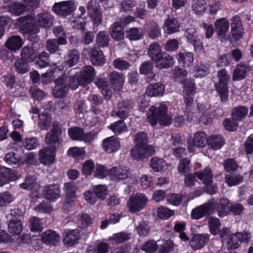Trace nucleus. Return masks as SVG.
Instances as JSON below:
<instances>
[{"label":"nucleus","mask_w":253,"mask_h":253,"mask_svg":"<svg viewBox=\"0 0 253 253\" xmlns=\"http://www.w3.org/2000/svg\"><path fill=\"white\" fill-rule=\"evenodd\" d=\"M180 24L174 17H169L165 22L164 30L168 34H172L179 31Z\"/></svg>","instance_id":"obj_28"},{"label":"nucleus","mask_w":253,"mask_h":253,"mask_svg":"<svg viewBox=\"0 0 253 253\" xmlns=\"http://www.w3.org/2000/svg\"><path fill=\"white\" fill-rule=\"evenodd\" d=\"M190 164V161L187 158L180 160L177 167V170L178 172L180 174H183L189 172L191 169Z\"/></svg>","instance_id":"obj_64"},{"label":"nucleus","mask_w":253,"mask_h":253,"mask_svg":"<svg viewBox=\"0 0 253 253\" xmlns=\"http://www.w3.org/2000/svg\"><path fill=\"white\" fill-rule=\"evenodd\" d=\"M75 8L76 5L73 0H66L55 3L52 10L57 15L65 17L71 14Z\"/></svg>","instance_id":"obj_7"},{"label":"nucleus","mask_w":253,"mask_h":253,"mask_svg":"<svg viewBox=\"0 0 253 253\" xmlns=\"http://www.w3.org/2000/svg\"><path fill=\"white\" fill-rule=\"evenodd\" d=\"M54 17L46 11L38 13L34 18L33 21L39 29L40 28H48L53 24Z\"/></svg>","instance_id":"obj_8"},{"label":"nucleus","mask_w":253,"mask_h":253,"mask_svg":"<svg viewBox=\"0 0 253 253\" xmlns=\"http://www.w3.org/2000/svg\"><path fill=\"white\" fill-rule=\"evenodd\" d=\"M64 81V78L60 77L55 80L56 85L53 89V93L55 97L63 98L67 94L69 89Z\"/></svg>","instance_id":"obj_20"},{"label":"nucleus","mask_w":253,"mask_h":253,"mask_svg":"<svg viewBox=\"0 0 253 253\" xmlns=\"http://www.w3.org/2000/svg\"><path fill=\"white\" fill-rule=\"evenodd\" d=\"M168 202L174 206L179 205L183 201L187 202L186 195L181 194H171L167 199Z\"/></svg>","instance_id":"obj_54"},{"label":"nucleus","mask_w":253,"mask_h":253,"mask_svg":"<svg viewBox=\"0 0 253 253\" xmlns=\"http://www.w3.org/2000/svg\"><path fill=\"white\" fill-rule=\"evenodd\" d=\"M110 128L116 134H119L127 130L126 124L123 120H120L112 124Z\"/></svg>","instance_id":"obj_57"},{"label":"nucleus","mask_w":253,"mask_h":253,"mask_svg":"<svg viewBox=\"0 0 253 253\" xmlns=\"http://www.w3.org/2000/svg\"><path fill=\"white\" fill-rule=\"evenodd\" d=\"M155 63L156 64V67L158 69L160 70L166 69L173 66L174 59L172 56L164 52L158 59L155 61Z\"/></svg>","instance_id":"obj_17"},{"label":"nucleus","mask_w":253,"mask_h":253,"mask_svg":"<svg viewBox=\"0 0 253 253\" xmlns=\"http://www.w3.org/2000/svg\"><path fill=\"white\" fill-rule=\"evenodd\" d=\"M208 139L206 133L204 131H199L196 132L194 135L193 139V144L188 145V148L190 151H194V147L202 148L205 147L208 143Z\"/></svg>","instance_id":"obj_16"},{"label":"nucleus","mask_w":253,"mask_h":253,"mask_svg":"<svg viewBox=\"0 0 253 253\" xmlns=\"http://www.w3.org/2000/svg\"><path fill=\"white\" fill-rule=\"evenodd\" d=\"M124 27L119 22L114 23L110 28V34L115 41H119L124 38Z\"/></svg>","instance_id":"obj_30"},{"label":"nucleus","mask_w":253,"mask_h":253,"mask_svg":"<svg viewBox=\"0 0 253 253\" xmlns=\"http://www.w3.org/2000/svg\"><path fill=\"white\" fill-rule=\"evenodd\" d=\"M23 41L19 36H11L5 42L6 46L9 49L16 51L19 49L23 45Z\"/></svg>","instance_id":"obj_35"},{"label":"nucleus","mask_w":253,"mask_h":253,"mask_svg":"<svg viewBox=\"0 0 253 253\" xmlns=\"http://www.w3.org/2000/svg\"><path fill=\"white\" fill-rule=\"evenodd\" d=\"M82 79L83 86L90 84L95 77V70L91 66H86L84 67L83 71L79 73Z\"/></svg>","instance_id":"obj_21"},{"label":"nucleus","mask_w":253,"mask_h":253,"mask_svg":"<svg viewBox=\"0 0 253 253\" xmlns=\"http://www.w3.org/2000/svg\"><path fill=\"white\" fill-rule=\"evenodd\" d=\"M23 223L20 219L13 218L10 220L8 230L13 235H19L23 230Z\"/></svg>","instance_id":"obj_34"},{"label":"nucleus","mask_w":253,"mask_h":253,"mask_svg":"<svg viewBox=\"0 0 253 253\" xmlns=\"http://www.w3.org/2000/svg\"><path fill=\"white\" fill-rule=\"evenodd\" d=\"M231 34L235 40H239L243 37V26L241 18L235 15L231 19Z\"/></svg>","instance_id":"obj_15"},{"label":"nucleus","mask_w":253,"mask_h":253,"mask_svg":"<svg viewBox=\"0 0 253 253\" xmlns=\"http://www.w3.org/2000/svg\"><path fill=\"white\" fill-rule=\"evenodd\" d=\"M20 28L25 33L35 34L38 33L40 30L35 25L34 22L32 23L26 17H21L17 21Z\"/></svg>","instance_id":"obj_18"},{"label":"nucleus","mask_w":253,"mask_h":253,"mask_svg":"<svg viewBox=\"0 0 253 253\" xmlns=\"http://www.w3.org/2000/svg\"><path fill=\"white\" fill-rule=\"evenodd\" d=\"M42 239L43 243L49 245H55L60 241L59 235L53 230H48L42 234Z\"/></svg>","instance_id":"obj_25"},{"label":"nucleus","mask_w":253,"mask_h":253,"mask_svg":"<svg viewBox=\"0 0 253 253\" xmlns=\"http://www.w3.org/2000/svg\"><path fill=\"white\" fill-rule=\"evenodd\" d=\"M38 59L36 61V65L40 68H45L49 65V54L45 52L42 51L37 56Z\"/></svg>","instance_id":"obj_55"},{"label":"nucleus","mask_w":253,"mask_h":253,"mask_svg":"<svg viewBox=\"0 0 253 253\" xmlns=\"http://www.w3.org/2000/svg\"><path fill=\"white\" fill-rule=\"evenodd\" d=\"M90 61L95 66H102L106 61L102 51L98 47H93L89 52Z\"/></svg>","instance_id":"obj_22"},{"label":"nucleus","mask_w":253,"mask_h":253,"mask_svg":"<svg viewBox=\"0 0 253 253\" xmlns=\"http://www.w3.org/2000/svg\"><path fill=\"white\" fill-rule=\"evenodd\" d=\"M250 70L246 64H240L237 66L233 72V80H241L244 79L248 71Z\"/></svg>","instance_id":"obj_41"},{"label":"nucleus","mask_w":253,"mask_h":253,"mask_svg":"<svg viewBox=\"0 0 253 253\" xmlns=\"http://www.w3.org/2000/svg\"><path fill=\"white\" fill-rule=\"evenodd\" d=\"M103 149L107 153L114 152L119 149L120 143L118 138L114 136L105 139L102 143Z\"/></svg>","instance_id":"obj_23"},{"label":"nucleus","mask_w":253,"mask_h":253,"mask_svg":"<svg viewBox=\"0 0 253 253\" xmlns=\"http://www.w3.org/2000/svg\"><path fill=\"white\" fill-rule=\"evenodd\" d=\"M60 77L66 79L64 80V81L68 89L70 88L72 90H75L78 87L79 85L83 86L81 82L82 80L78 73L75 74L74 76H69L64 75Z\"/></svg>","instance_id":"obj_26"},{"label":"nucleus","mask_w":253,"mask_h":253,"mask_svg":"<svg viewBox=\"0 0 253 253\" xmlns=\"http://www.w3.org/2000/svg\"><path fill=\"white\" fill-rule=\"evenodd\" d=\"M192 8L196 14H201L206 10V3L204 0H193Z\"/></svg>","instance_id":"obj_58"},{"label":"nucleus","mask_w":253,"mask_h":253,"mask_svg":"<svg viewBox=\"0 0 253 253\" xmlns=\"http://www.w3.org/2000/svg\"><path fill=\"white\" fill-rule=\"evenodd\" d=\"M109 79L115 89L119 90L123 86L125 77L122 74L116 71L112 72L109 75Z\"/></svg>","instance_id":"obj_29"},{"label":"nucleus","mask_w":253,"mask_h":253,"mask_svg":"<svg viewBox=\"0 0 253 253\" xmlns=\"http://www.w3.org/2000/svg\"><path fill=\"white\" fill-rule=\"evenodd\" d=\"M148 199L142 193H137L130 196L127 202V207L131 212H136L143 210L147 205Z\"/></svg>","instance_id":"obj_5"},{"label":"nucleus","mask_w":253,"mask_h":253,"mask_svg":"<svg viewBox=\"0 0 253 253\" xmlns=\"http://www.w3.org/2000/svg\"><path fill=\"white\" fill-rule=\"evenodd\" d=\"M242 236L243 235L240 232L232 234L227 241L228 247L232 249L238 248L240 243L242 242Z\"/></svg>","instance_id":"obj_50"},{"label":"nucleus","mask_w":253,"mask_h":253,"mask_svg":"<svg viewBox=\"0 0 253 253\" xmlns=\"http://www.w3.org/2000/svg\"><path fill=\"white\" fill-rule=\"evenodd\" d=\"M144 32L141 28L133 27L126 31V37L130 41H137L143 39Z\"/></svg>","instance_id":"obj_40"},{"label":"nucleus","mask_w":253,"mask_h":253,"mask_svg":"<svg viewBox=\"0 0 253 253\" xmlns=\"http://www.w3.org/2000/svg\"><path fill=\"white\" fill-rule=\"evenodd\" d=\"M41 47V44L33 43L31 46L24 47L21 51V59L30 62L33 61L38 56V53Z\"/></svg>","instance_id":"obj_10"},{"label":"nucleus","mask_w":253,"mask_h":253,"mask_svg":"<svg viewBox=\"0 0 253 253\" xmlns=\"http://www.w3.org/2000/svg\"><path fill=\"white\" fill-rule=\"evenodd\" d=\"M61 135V126L58 122L54 121L52 129L46 134L44 138L47 146L52 150L57 149L62 142Z\"/></svg>","instance_id":"obj_3"},{"label":"nucleus","mask_w":253,"mask_h":253,"mask_svg":"<svg viewBox=\"0 0 253 253\" xmlns=\"http://www.w3.org/2000/svg\"><path fill=\"white\" fill-rule=\"evenodd\" d=\"M197 177L206 185V190L210 194L216 192V187L212 184L213 174L209 167H206L202 171L195 173Z\"/></svg>","instance_id":"obj_6"},{"label":"nucleus","mask_w":253,"mask_h":253,"mask_svg":"<svg viewBox=\"0 0 253 253\" xmlns=\"http://www.w3.org/2000/svg\"><path fill=\"white\" fill-rule=\"evenodd\" d=\"M43 194L46 199L54 200L60 197V190L58 184L46 185L43 188Z\"/></svg>","instance_id":"obj_24"},{"label":"nucleus","mask_w":253,"mask_h":253,"mask_svg":"<svg viewBox=\"0 0 253 253\" xmlns=\"http://www.w3.org/2000/svg\"><path fill=\"white\" fill-rule=\"evenodd\" d=\"M57 149L52 150L49 147H45L39 151V160L44 165L54 163Z\"/></svg>","instance_id":"obj_12"},{"label":"nucleus","mask_w":253,"mask_h":253,"mask_svg":"<svg viewBox=\"0 0 253 253\" xmlns=\"http://www.w3.org/2000/svg\"><path fill=\"white\" fill-rule=\"evenodd\" d=\"M15 67L17 72L20 74H24L28 72L30 70L28 62L22 59L17 60L15 62Z\"/></svg>","instance_id":"obj_62"},{"label":"nucleus","mask_w":253,"mask_h":253,"mask_svg":"<svg viewBox=\"0 0 253 253\" xmlns=\"http://www.w3.org/2000/svg\"><path fill=\"white\" fill-rule=\"evenodd\" d=\"M67 40L63 38L50 39L46 41V48L50 53H54L59 50V45H65Z\"/></svg>","instance_id":"obj_31"},{"label":"nucleus","mask_w":253,"mask_h":253,"mask_svg":"<svg viewBox=\"0 0 253 253\" xmlns=\"http://www.w3.org/2000/svg\"><path fill=\"white\" fill-rule=\"evenodd\" d=\"M21 188L28 190L37 191L39 189V185L36 183L35 176H27L26 177L25 182L20 184Z\"/></svg>","instance_id":"obj_42"},{"label":"nucleus","mask_w":253,"mask_h":253,"mask_svg":"<svg viewBox=\"0 0 253 253\" xmlns=\"http://www.w3.org/2000/svg\"><path fill=\"white\" fill-rule=\"evenodd\" d=\"M208 143L211 149L218 150L220 149L224 144V140L220 135H212L208 138Z\"/></svg>","instance_id":"obj_49"},{"label":"nucleus","mask_w":253,"mask_h":253,"mask_svg":"<svg viewBox=\"0 0 253 253\" xmlns=\"http://www.w3.org/2000/svg\"><path fill=\"white\" fill-rule=\"evenodd\" d=\"M0 175L7 181H14L17 179V173L15 170L5 167L0 168Z\"/></svg>","instance_id":"obj_46"},{"label":"nucleus","mask_w":253,"mask_h":253,"mask_svg":"<svg viewBox=\"0 0 253 253\" xmlns=\"http://www.w3.org/2000/svg\"><path fill=\"white\" fill-rule=\"evenodd\" d=\"M130 174V169L126 167H114L109 170V176L112 180L115 181L126 179Z\"/></svg>","instance_id":"obj_9"},{"label":"nucleus","mask_w":253,"mask_h":253,"mask_svg":"<svg viewBox=\"0 0 253 253\" xmlns=\"http://www.w3.org/2000/svg\"><path fill=\"white\" fill-rule=\"evenodd\" d=\"M214 207V202L212 200L208 201L204 204L193 209L191 212V217L195 219H199L209 213Z\"/></svg>","instance_id":"obj_11"},{"label":"nucleus","mask_w":253,"mask_h":253,"mask_svg":"<svg viewBox=\"0 0 253 253\" xmlns=\"http://www.w3.org/2000/svg\"><path fill=\"white\" fill-rule=\"evenodd\" d=\"M231 203L226 198L221 199L217 204L215 208L218 215L219 217H224L230 211Z\"/></svg>","instance_id":"obj_33"},{"label":"nucleus","mask_w":253,"mask_h":253,"mask_svg":"<svg viewBox=\"0 0 253 253\" xmlns=\"http://www.w3.org/2000/svg\"><path fill=\"white\" fill-rule=\"evenodd\" d=\"M248 113V108L246 106H238L234 107L231 112L233 119L237 121L244 119Z\"/></svg>","instance_id":"obj_44"},{"label":"nucleus","mask_w":253,"mask_h":253,"mask_svg":"<svg viewBox=\"0 0 253 253\" xmlns=\"http://www.w3.org/2000/svg\"><path fill=\"white\" fill-rule=\"evenodd\" d=\"M243 180V176L239 174H227L225 177V182L229 186L237 185L242 182Z\"/></svg>","instance_id":"obj_60"},{"label":"nucleus","mask_w":253,"mask_h":253,"mask_svg":"<svg viewBox=\"0 0 253 253\" xmlns=\"http://www.w3.org/2000/svg\"><path fill=\"white\" fill-rule=\"evenodd\" d=\"M176 58L179 64L184 67H189L193 64L194 54L192 52L182 49L179 51Z\"/></svg>","instance_id":"obj_14"},{"label":"nucleus","mask_w":253,"mask_h":253,"mask_svg":"<svg viewBox=\"0 0 253 253\" xmlns=\"http://www.w3.org/2000/svg\"><path fill=\"white\" fill-rule=\"evenodd\" d=\"M214 26L215 31L218 36L224 37L229 29V23L226 18H222L215 21Z\"/></svg>","instance_id":"obj_27"},{"label":"nucleus","mask_w":253,"mask_h":253,"mask_svg":"<svg viewBox=\"0 0 253 253\" xmlns=\"http://www.w3.org/2000/svg\"><path fill=\"white\" fill-rule=\"evenodd\" d=\"M218 82L215 84V89L220 96L222 102H226L228 97L227 82L230 76L224 69H222L217 73Z\"/></svg>","instance_id":"obj_4"},{"label":"nucleus","mask_w":253,"mask_h":253,"mask_svg":"<svg viewBox=\"0 0 253 253\" xmlns=\"http://www.w3.org/2000/svg\"><path fill=\"white\" fill-rule=\"evenodd\" d=\"M52 118L46 113H42L39 115L38 126L41 130H47L50 126Z\"/></svg>","instance_id":"obj_43"},{"label":"nucleus","mask_w":253,"mask_h":253,"mask_svg":"<svg viewBox=\"0 0 253 253\" xmlns=\"http://www.w3.org/2000/svg\"><path fill=\"white\" fill-rule=\"evenodd\" d=\"M64 242L65 244L73 245L78 243L80 239V232L78 229H74L68 231H65L63 233Z\"/></svg>","instance_id":"obj_32"},{"label":"nucleus","mask_w":253,"mask_h":253,"mask_svg":"<svg viewBox=\"0 0 253 253\" xmlns=\"http://www.w3.org/2000/svg\"><path fill=\"white\" fill-rule=\"evenodd\" d=\"M2 8L4 11H7L15 15H21L26 11V6L24 4L16 2L11 3L7 7L2 6Z\"/></svg>","instance_id":"obj_37"},{"label":"nucleus","mask_w":253,"mask_h":253,"mask_svg":"<svg viewBox=\"0 0 253 253\" xmlns=\"http://www.w3.org/2000/svg\"><path fill=\"white\" fill-rule=\"evenodd\" d=\"M187 76V71L178 66L175 67L173 70L172 77L173 81L176 83H182L185 81Z\"/></svg>","instance_id":"obj_47"},{"label":"nucleus","mask_w":253,"mask_h":253,"mask_svg":"<svg viewBox=\"0 0 253 253\" xmlns=\"http://www.w3.org/2000/svg\"><path fill=\"white\" fill-rule=\"evenodd\" d=\"M68 58L65 62L67 67L70 68L76 65L79 59V54L78 51L75 49L70 50L68 53Z\"/></svg>","instance_id":"obj_52"},{"label":"nucleus","mask_w":253,"mask_h":253,"mask_svg":"<svg viewBox=\"0 0 253 253\" xmlns=\"http://www.w3.org/2000/svg\"><path fill=\"white\" fill-rule=\"evenodd\" d=\"M209 237L208 234L195 235L190 242V245L194 250L202 249L209 241Z\"/></svg>","instance_id":"obj_19"},{"label":"nucleus","mask_w":253,"mask_h":253,"mask_svg":"<svg viewBox=\"0 0 253 253\" xmlns=\"http://www.w3.org/2000/svg\"><path fill=\"white\" fill-rule=\"evenodd\" d=\"M78 188L74 182H67L64 183L63 190L68 198L76 199V193Z\"/></svg>","instance_id":"obj_51"},{"label":"nucleus","mask_w":253,"mask_h":253,"mask_svg":"<svg viewBox=\"0 0 253 253\" xmlns=\"http://www.w3.org/2000/svg\"><path fill=\"white\" fill-rule=\"evenodd\" d=\"M134 141L135 144L131 149V156L137 161L152 156L155 152L154 148L148 145V137L147 134L143 131L137 132L134 136Z\"/></svg>","instance_id":"obj_1"},{"label":"nucleus","mask_w":253,"mask_h":253,"mask_svg":"<svg viewBox=\"0 0 253 253\" xmlns=\"http://www.w3.org/2000/svg\"><path fill=\"white\" fill-rule=\"evenodd\" d=\"M208 224L210 232L213 235H216L220 225L218 218L210 217L208 220Z\"/></svg>","instance_id":"obj_63"},{"label":"nucleus","mask_w":253,"mask_h":253,"mask_svg":"<svg viewBox=\"0 0 253 253\" xmlns=\"http://www.w3.org/2000/svg\"><path fill=\"white\" fill-rule=\"evenodd\" d=\"M95 84L97 87L101 89L102 93L105 96L110 97L112 92L108 88L107 82L102 79H99L95 82Z\"/></svg>","instance_id":"obj_61"},{"label":"nucleus","mask_w":253,"mask_h":253,"mask_svg":"<svg viewBox=\"0 0 253 253\" xmlns=\"http://www.w3.org/2000/svg\"><path fill=\"white\" fill-rule=\"evenodd\" d=\"M194 74L196 77H203L206 76L210 69V67L207 64L200 63L195 67Z\"/></svg>","instance_id":"obj_59"},{"label":"nucleus","mask_w":253,"mask_h":253,"mask_svg":"<svg viewBox=\"0 0 253 253\" xmlns=\"http://www.w3.org/2000/svg\"><path fill=\"white\" fill-rule=\"evenodd\" d=\"M77 223L79 227L85 228L93 223V220L87 213L81 212L78 214Z\"/></svg>","instance_id":"obj_45"},{"label":"nucleus","mask_w":253,"mask_h":253,"mask_svg":"<svg viewBox=\"0 0 253 253\" xmlns=\"http://www.w3.org/2000/svg\"><path fill=\"white\" fill-rule=\"evenodd\" d=\"M167 107L165 104H161L157 108L152 106L147 113V119L152 126H155L159 121L161 126H169L172 120L167 113Z\"/></svg>","instance_id":"obj_2"},{"label":"nucleus","mask_w":253,"mask_h":253,"mask_svg":"<svg viewBox=\"0 0 253 253\" xmlns=\"http://www.w3.org/2000/svg\"><path fill=\"white\" fill-rule=\"evenodd\" d=\"M161 47L158 43L154 42L148 47L147 54L153 61H155L163 54Z\"/></svg>","instance_id":"obj_38"},{"label":"nucleus","mask_w":253,"mask_h":253,"mask_svg":"<svg viewBox=\"0 0 253 253\" xmlns=\"http://www.w3.org/2000/svg\"><path fill=\"white\" fill-rule=\"evenodd\" d=\"M29 224L30 230L33 232H41L43 229V223L41 219L36 216L30 218Z\"/></svg>","instance_id":"obj_53"},{"label":"nucleus","mask_w":253,"mask_h":253,"mask_svg":"<svg viewBox=\"0 0 253 253\" xmlns=\"http://www.w3.org/2000/svg\"><path fill=\"white\" fill-rule=\"evenodd\" d=\"M87 9L94 26H98L102 21V14L100 9L97 8L92 1L88 2Z\"/></svg>","instance_id":"obj_13"},{"label":"nucleus","mask_w":253,"mask_h":253,"mask_svg":"<svg viewBox=\"0 0 253 253\" xmlns=\"http://www.w3.org/2000/svg\"><path fill=\"white\" fill-rule=\"evenodd\" d=\"M164 90V85L158 83L149 85L146 89V93L149 96H159L163 94Z\"/></svg>","instance_id":"obj_39"},{"label":"nucleus","mask_w":253,"mask_h":253,"mask_svg":"<svg viewBox=\"0 0 253 253\" xmlns=\"http://www.w3.org/2000/svg\"><path fill=\"white\" fill-rule=\"evenodd\" d=\"M148 36L153 39H157L161 35V29L157 23L151 22L148 25Z\"/></svg>","instance_id":"obj_56"},{"label":"nucleus","mask_w":253,"mask_h":253,"mask_svg":"<svg viewBox=\"0 0 253 253\" xmlns=\"http://www.w3.org/2000/svg\"><path fill=\"white\" fill-rule=\"evenodd\" d=\"M128 107L127 103L124 102H119L117 107L112 112V116H116L121 119H126L128 114Z\"/></svg>","instance_id":"obj_36"},{"label":"nucleus","mask_w":253,"mask_h":253,"mask_svg":"<svg viewBox=\"0 0 253 253\" xmlns=\"http://www.w3.org/2000/svg\"><path fill=\"white\" fill-rule=\"evenodd\" d=\"M95 42L99 47L108 46L110 42L108 33L105 31H100L96 35Z\"/></svg>","instance_id":"obj_48"}]
</instances>
